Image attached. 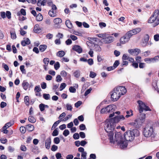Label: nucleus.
<instances>
[{
    "instance_id": "f8f14e48",
    "label": "nucleus",
    "mask_w": 159,
    "mask_h": 159,
    "mask_svg": "<svg viewBox=\"0 0 159 159\" xmlns=\"http://www.w3.org/2000/svg\"><path fill=\"white\" fill-rule=\"evenodd\" d=\"M73 50L79 53H80L82 52V49L80 46L78 45L74 46L72 48Z\"/></svg>"
},
{
    "instance_id": "ddd939ff",
    "label": "nucleus",
    "mask_w": 159,
    "mask_h": 159,
    "mask_svg": "<svg viewBox=\"0 0 159 159\" xmlns=\"http://www.w3.org/2000/svg\"><path fill=\"white\" fill-rule=\"evenodd\" d=\"M129 40V38L126 36V34L120 39V42L122 44H124L127 42Z\"/></svg>"
},
{
    "instance_id": "7ed1b4c3",
    "label": "nucleus",
    "mask_w": 159,
    "mask_h": 159,
    "mask_svg": "<svg viewBox=\"0 0 159 159\" xmlns=\"http://www.w3.org/2000/svg\"><path fill=\"white\" fill-rule=\"evenodd\" d=\"M139 134V131L137 129L132 130H127L124 134L125 139L127 141L133 140L135 136H138Z\"/></svg>"
},
{
    "instance_id": "3c124183",
    "label": "nucleus",
    "mask_w": 159,
    "mask_h": 159,
    "mask_svg": "<svg viewBox=\"0 0 159 159\" xmlns=\"http://www.w3.org/2000/svg\"><path fill=\"white\" fill-rule=\"evenodd\" d=\"M66 107H67V109L68 110H70L71 111L72 109V107L71 105L69 104H66Z\"/></svg>"
},
{
    "instance_id": "37998d69",
    "label": "nucleus",
    "mask_w": 159,
    "mask_h": 159,
    "mask_svg": "<svg viewBox=\"0 0 159 159\" xmlns=\"http://www.w3.org/2000/svg\"><path fill=\"white\" fill-rule=\"evenodd\" d=\"M39 109L41 111H43L44 110L45 107L44 104L43 103L40 104L39 106Z\"/></svg>"
},
{
    "instance_id": "4be33fe9",
    "label": "nucleus",
    "mask_w": 159,
    "mask_h": 159,
    "mask_svg": "<svg viewBox=\"0 0 159 159\" xmlns=\"http://www.w3.org/2000/svg\"><path fill=\"white\" fill-rule=\"evenodd\" d=\"M132 30L133 34L135 35L140 32L141 31V29L140 28H138L134 29Z\"/></svg>"
},
{
    "instance_id": "2eb2a0df",
    "label": "nucleus",
    "mask_w": 159,
    "mask_h": 159,
    "mask_svg": "<svg viewBox=\"0 0 159 159\" xmlns=\"http://www.w3.org/2000/svg\"><path fill=\"white\" fill-rule=\"evenodd\" d=\"M30 43V39L27 38L25 40L22 41L21 42V45L23 46H25L27 45H29Z\"/></svg>"
},
{
    "instance_id": "052dcab7",
    "label": "nucleus",
    "mask_w": 159,
    "mask_h": 159,
    "mask_svg": "<svg viewBox=\"0 0 159 159\" xmlns=\"http://www.w3.org/2000/svg\"><path fill=\"white\" fill-rule=\"evenodd\" d=\"M119 61L118 60H116L115 61L113 66L114 68H115L119 64Z\"/></svg>"
},
{
    "instance_id": "8fccbe9b",
    "label": "nucleus",
    "mask_w": 159,
    "mask_h": 159,
    "mask_svg": "<svg viewBox=\"0 0 159 159\" xmlns=\"http://www.w3.org/2000/svg\"><path fill=\"white\" fill-rule=\"evenodd\" d=\"M73 138L75 139H78L80 138L79 134L77 133L74 134L73 135Z\"/></svg>"
},
{
    "instance_id": "cd10ccee",
    "label": "nucleus",
    "mask_w": 159,
    "mask_h": 159,
    "mask_svg": "<svg viewBox=\"0 0 159 159\" xmlns=\"http://www.w3.org/2000/svg\"><path fill=\"white\" fill-rule=\"evenodd\" d=\"M133 111L131 110H130L129 111H127L126 112L127 115L125 116V117L128 118L129 117L133 115Z\"/></svg>"
},
{
    "instance_id": "de8ad7c7",
    "label": "nucleus",
    "mask_w": 159,
    "mask_h": 159,
    "mask_svg": "<svg viewBox=\"0 0 159 159\" xmlns=\"http://www.w3.org/2000/svg\"><path fill=\"white\" fill-rule=\"evenodd\" d=\"M58 134V131L56 129H55L53 131L52 135L53 136H57Z\"/></svg>"
},
{
    "instance_id": "6e6d98bb",
    "label": "nucleus",
    "mask_w": 159,
    "mask_h": 159,
    "mask_svg": "<svg viewBox=\"0 0 159 159\" xmlns=\"http://www.w3.org/2000/svg\"><path fill=\"white\" fill-rule=\"evenodd\" d=\"M57 148L58 147L57 146L55 145H53L52 146L51 150L52 151H55L57 150Z\"/></svg>"
},
{
    "instance_id": "aec40b11",
    "label": "nucleus",
    "mask_w": 159,
    "mask_h": 159,
    "mask_svg": "<svg viewBox=\"0 0 159 159\" xmlns=\"http://www.w3.org/2000/svg\"><path fill=\"white\" fill-rule=\"evenodd\" d=\"M26 128L29 131H32L34 130V127L33 125L29 124L26 125Z\"/></svg>"
},
{
    "instance_id": "9b49d317",
    "label": "nucleus",
    "mask_w": 159,
    "mask_h": 159,
    "mask_svg": "<svg viewBox=\"0 0 159 159\" xmlns=\"http://www.w3.org/2000/svg\"><path fill=\"white\" fill-rule=\"evenodd\" d=\"M116 106L114 105H110L107 106V113L113 112L114 111L116 108Z\"/></svg>"
},
{
    "instance_id": "393cba45",
    "label": "nucleus",
    "mask_w": 159,
    "mask_h": 159,
    "mask_svg": "<svg viewBox=\"0 0 159 159\" xmlns=\"http://www.w3.org/2000/svg\"><path fill=\"white\" fill-rule=\"evenodd\" d=\"M65 53L64 51H59L57 52V56L61 57H63L65 55Z\"/></svg>"
},
{
    "instance_id": "9d476101",
    "label": "nucleus",
    "mask_w": 159,
    "mask_h": 159,
    "mask_svg": "<svg viewBox=\"0 0 159 159\" xmlns=\"http://www.w3.org/2000/svg\"><path fill=\"white\" fill-rule=\"evenodd\" d=\"M128 52L132 55L137 56L140 52V50L138 48L130 49L128 50Z\"/></svg>"
},
{
    "instance_id": "69168bd1",
    "label": "nucleus",
    "mask_w": 159,
    "mask_h": 159,
    "mask_svg": "<svg viewBox=\"0 0 159 159\" xmlns=\"http://www.w3.org/2000/svg\"><path fill=\"white\" fill-rule=\"evenodd\" d=\"M2 67L4 68V69L7 71H8L9 69L8 66L4 63H3L2 64Z\"/></svg>"
},
{
    "instance_id": "f3484780",
    "label": "nucleus",
    "mask_w": 159,
    "mask_h": 159,
    "mask_svg": "<svg viewBox=\"0 0 159 159\" xmlns=\"http://www.w3.org/2000/svg\"><path fill=\"white\" fill-rule=\"evenodd\" d=\"M29 86V83L25 80H24L22 84V86L23 89L26 90L28 88Z\"/></svg>"
},
{
    "instance_id": "603ef678",
    "label": "nucleus",
    "mask_w": 159,
    "mask_h": 159,
    "mask_svg": "<svg viewBox=\"0 0 159 159\" xmlns=\"http://www.w3.org/2000/svg\"><path fill=\"white\" fill-rule=\"evenodd\" d=\"M87 61L88 62V64L90 66L92 65L93 63V60L92 58L89 59L87 60Z\"/></svg>"
},
{
    "instance_id": "6e6552de",
    "label": "nucleus",
    "mask_w": 159,
    "mask_h": 159,
    "mask_svg": "<svg viewBox=\"0 0 159 159\" xmlns=\"http://www.w3.org/2000/svg\"><path fill=\"white\" fill-rule=\"evenodd\" d=\"M125 119V117L123 116L120 115L116 116L113 118H111L110 120L115 124L116 123L118 122L120 120H124Z\"/></svg>"
},
{
    "instance_id": "5701e85b",
    "label": "nucleus",
    "mask_w": 159,
    "mask_h": 159,
    "mask_svg": "<svg viewBox=\"0 0 159 159\" xmlns=\"http://www.w3.org/2000/svg\"><path fill=\"white\" fill-rule=\"evenodd\" d=\"M53 22L55 24L58 25L62 22V20L60 18H56L54 19Z\"/></svg>"
},
{
    "instance_id": "c9c22d12",
    "label": "nucleus",
    "mask_w": 159,
    "mask_h": 159,
    "mask_svg": "<svg viewBox=\"0 0 159 159\" xmlns=\"http://www.w3.org/2000/svg\"><path fill=\"white\" fill-rule=\"evenodd\" d=\"M43 62L44 65H48L49 62V60L48 58H45L43 59Z\"/></svg>"
},
{
    "instance_id": "dca6fc26",
    "label": "nucleus",
    "mask_w": 159,
    "mask_h": 159,
    "mask_svg": "<svg viewBox=\"0 0 159 159\" xmlns=\"http://www.w3.org/2000/svg\"><path fill=\"white\" fill-rule=\"evenodd\" d=\"M149 39V36L148 34H146L145 35L144 40L143 41L142 45L143 46H146L148 42V41Z\"/></svg>"
},
{
    "instance_id": "7c9ffc66",
    "label": "nucleus",
    "mask_w": 159,
    "mask_h": 159,
    "mask_svg": "<svg viewBox=\"0 0 159 159\" xmlns=\"http://www.w3.org/2000/svg\"><path fill=\"white\" fill-rule=\"evenodd\" d=\"M80 71L79 70H76L74 73V76L76 78H79L80 75Z\"/></svg>"
},
{
    "instance_id": "39448f33",
    "label": "nucleus",
    "mask_w": 159,
    "mask_h": 159,
    "mask_svg": "<svg viewBox=\"0 0 159 159\" xmlns=\"http://www.w3.org/2000/svg\"><path fill=\"white\" fill-rule=\"evenodd\" d=\"M153 128L152 126L147 125L144 128L143 133L144 136L146 137H150L152 134Z\"/></svg>"
},
{
    "instance_id": "338daca9",
    "label": "nucleus",
    "mask_w": 159,
    "mask_h": 159,
    "mask_svg": "<svg viewBox=\"0 0 159 159\" xmlns=\"http://www.w3.org/2000/svg\"><path fill=\"white\" fill-rule=\"evenodd\" d=\"M65 43L67 45H69L72 43V41L71 39H68L66 41Z\"/></svg>"
},
{
    "instance_id": "6ab92c4d",
    "label": "nucleus",
    "mask_w": 159,
    "mask_h": 159,
    "mask_svg": "<svg viewBox=\"0 0 159 159\" xmlns=\"http://www.w3.org/2000/svg\"><path fill=\"white\" fill-rule=\"evenodd\" d=\"M65 24L66 26L69 29H71L72 27V24L69 20H66Z\"/></svg>"
},
{
    "instance_id": "680f3d73",
    "label": "nucleus",
    "mask_w": 159,
    "mask_h": 159,
    "mask_svg": "<svg viewBox=\"0 0 159 159\" xmlns=\"http://www.w3.org/2000/svg\"><path fill=\"white\" fill-rule=\"evenodd\" d=\"M11 38L12 39H15L16 38V35L15 32H10Z\"/></svg>"
},
{
    "instance_id": "5fc2aeb1",
    "label": "nucleus",
    "mask_w": 159,
    "mask_h": 159,
    "mask_svg": "<svg viewBox=\"0 0 159 159\" xmlns=\"http://www.w3.org/2000/svg\"><path fill=\"white\" fill-rule=\"evenodd\" d=\"M6 16L7 17V18L10 19L11 18V13L10 11H6Z\"/></svg>"
},
{
    "instance_id": "4d7b16f0",
    "label": "nucleus",
    "mask_w": 159,
    "mask_h": 159,
    "mask_svg": "<svg viewBox=\"0 0 159 159\" xmlns=\"http://www.w3.org/2000/svg\"><path fill=\"white\" fill-rule=\"evenodd\" d=\"M96 76V74L95 73L92 71H91L90 72L89 76L90 77L93 78H94Z\"/></svg>"
},
{
    "instance_id": "c85d7f7f",
    "label": "nucleus",
    "mask_w": 159,
    "mask_h": 159,
    "mask_svg": "<svg viewBox=\"0 0 159 159\" xmlns=\"http://www.w3.org/2000/svg\"><path fill=\"white\" fill-rule=\"evenodd\" d=\"M140 114L139 115V120L141 121L143 120L145 118V114L144 113H142V112L140 113Z\"/></svg>"
},
{
    "instance_id": "0e129e2a",
    "label": "nucleus",
    "mask_w": 159,
    "mask_h": 159,
    "mask_svg": "<svg viewBox=\"0 0 159 159\" xmlns=\"http://www.w3.org/2000/svg\"><path fill=\"white\" fill-rule=\"evenodd\" d=\"M152 58V62L154 63L158 61V59L157 58L156 56L155 57H154L151 58Z\"/></svg>"
},
{
    "instance_id": "f704fd0d",
    "label": "nucleus",
    "mask_w": 159,
    "mask_h": 159,
    "mask_svg": "<svg viewBox=\"0 0 159 159\" xmlns=\"http://www.w3.org/2000/svg\"><path fill=\"white\" fill-rule=\"evenodd\" d=\"M24 101L25 104L27 105H28L29 104V98L28 96H25L24 98Z\"/></svg>"
},
{
    "instance_id": "e2e57ef3",
    "label": "nucleus",
    "mask_w": 159,
    "mask_h": 159,
    "mask_svg": "<svg viewBox=\"0 0 159 159\" xmlns=\"http://www.w3.org/2000/svg\"><path fill=\"white\" fill-rule=\"evenodd\" d=\"M92 89L90 88L89 89L86 90L84 93V95L85 96H86L87 95H88L89 93H90Z\"/></svg>"
},
{
    "instance_id": "f03ea898",
    "label": "nucleus",
    "mask_w": 159,
    "mask_h": 159,
    "mask_svg": "<svg viewBox=\"0 0 159 159\" xmlns=\"http://www.w3.org/2000/svg\"><path fill=\"white\" fill-rule=\"evenodd\" d=\"M115 127V125L110 120L106 124L105 126V129L108 133L109 139L110 142L114 143L115 141L113 139L114 129Z\"/></svg>"
},
{
    "instance_id": "e433bc0d",
    "label": "nucleus",
    "mask_w": 159,
    "mask_h": 159,
    "mask_svg": "<svg viewBox=\"0 0 159 159\" xmlns=\"http://www.w3.org/2000/svg\"><path fill=\"white\" fill-rule=\"evenodd\" d=\"M66 84L65 83H61L60 87V90L62 91L66 87Z\"/></svg>"
},
{
    "instance_id": "1a4fd4ad",
    "label": "nucleus",
    "mask_w": 159,
    "mask_h": 159,
    "mask_svg": "<svg viewBox=\"0 0 159 159\" xmlns=\"http://www.w3.org/2000/svg\"><path fill=\"white\" fill-rule=\"evenodd\" d=\"M114 39V38L111 36L107 37H105L102 39V42L105 43H109L113 42Z\"/></svg>"
},
{
    "instance_id": "423d86ee",
    "label": "nucleus",
    "mask_w": 159,
    "mask_h": 159,
    "mask_svg": "<svg viewBox=\"0 0 159 159\" xmlns=\"http://www.w3.org/2000/svg\"><path fill=\"white\" fill-rule=\"evenodd\" d=\"M137 103L139 104V111L140 113L143 112V110L150 111H151L148 107L142 101L139 100L138 101Z\"/></svg>"
},
{
    "instance_id": "09e8293b",
    "label": "nucleus",
    "mask_w": 159,
    "mask_h": 159,
    "mask_svg": "<svg viewBox=\"0 0 159 159\" xmlns=\"http://www.w3.org/2000/svg\"><path fill=\"white\" fill-rule=\"evenodd\" d=\"M62 80V78H61V76L59 75H58L56 78V81L58 82H59L61 81Z\"/></svg>"
},
{
    "instance_id": "b1692460",
    "label": "nucleus",
    "mask_w": 159,
    "mask_h": 159,
    "mask_svg": "<svg viewBox=\"0 0 159 159\" xmlns=\"http://www.w3.org/2000/svg\"><path fill=\"white\" fill-rule=\"evenodd\" d=\"M47 47L46 45H41L39 47V50L41 52H43L46 49Z\"/></svg>"
},
{
    "instance_id": "a19ab883",
    "label": "nucleus",
    "mask_w": 159,
    "mask_h": 159,
    "mask_svg": "<svg viewBox=\"0 0 159 159\" xmlns=\"http://www.w3.org/2000/svg\"><path fill=\"white\" fill-rule=\"evenodd\" d=\"M41 90L39 85L36 86L34 89V91L36 92H39Z\"/></svg>"
},
{
    "instance_id": "4c0bfd02",
    "label": "nucleus",
    "mask_w": 159,
    "mask_h": 159,
    "mask_svg": "<svg viewBox=\"0 0 159 159\" xmlns=\"http://www.w3.org/2000/svg\"><path fill=\"white\" fill-rule=\"evenodd\" d=\"M26 127L21 126L20 127V130L22 133L24 134L25 132Z\"/></svg>"
},
{
    "instance_id": "c756f323",
    "label": "nucleus",
    "mask_w": 159,
    "mask_h": 159,
    "mask_svg": "<svg viewBox=\"0 0 159 159\" xmlns=\"http://www.w3.org/2000/svg\"><path fill=\"white\" fill-rule=\"evenodd\" d=\"M28 120L30 122L33 123H35L36 121V120L32 116H29Z\"/></svg>"
},
{
    "instance_id": "2f4dec72",
    "label": "nucleus",
    "mask_w": 159,
    "mask_h": 159,
    "mask_svg": "<svg viewBox=\"0 0 159 159\" xmlns=\"http://www.w3.org/2000/svg\"><path fill=\"white\" fill-rule=\"evenodd\" d=\"M12 125V124L10 122H8L6 123L3 127L2 129H7Z\"/></svg>"
},
{
    "instance_id": "4468645a",
    "label": "nucleus",
    "mask_w": 159,
    "mask_h": 159,
    "mask_svg": "<svg viewBox=\"0 0 159 159\" xmlns=\"http://www.w3.org/2000/svg\"><path fill=\"white\" fill-rule=\"evenodd\" d=\"M51 143V138L49 137L45 141V147L47 149H49Z\"/></svg>"
},
{
    "instance_id": "473e14b6",
    "label": "nucleus",
    "mask_w": 159,
    "mask_h": 159,
    "mask_svg": "<svg viewBox=\"0 0 159 159\" xmlns=\"http://www.w3.org/2000/svg\"><path fill=\"white\" fill-rule=\"evenodd\" d=\"M126 36H127L130 39V38L133 35H134V34H133L132 33V30H130L126 34Z\"/></svg>"
},
{
    "instance_id": "79ce46f5",
    "label": "nucleus",
    "mask_w": 159,
    "mask_h": 159,
    "mask_svg": "<svg viewBox=\"0 0 159 159\" xmlns=\"http://www.w3.org/2000/svg\"><path fill=\"white\" fill-rule=\"evenodd\" d=\"M53 142L56 144H58L60 142L59 138L58 137H55L54 138Z\"/></svg>"
},
{
    "instance_id": "412c9836",
    "label": "nucleus",
    "mask_w": 159,
    "mask_h": 159,
    "mask_svg": "<svg viewBox=\"0 0 159 159\" xmlns=\"http://www.w3.org/2000/svg\"><path fill=\"white\" fill-rule=\"evenodd\" d=\"M33 30L34 32L36 33H39L40 29L39 28V25L38 24L35 25L34 26Z\"/></svg>"
},
{
    "instance_id": "72a5a7b5",
    "label": "nucleus",
    "mask_w": 159,
    "mask_h": 159,
    "mask_svg": "<svg viewBox=\"0 0 159 159\" xmlns=\"http://www.w3.org/2000/svg\"><path fill=\"white\" fill-rule=\"evenodd\" d=\"M49 15L52 17H54L56 16V14L54 11L50 10L48 12Z\"/></svg>"
},
{
    "instance_id": "864d4df0",
    "label": "nucleus",
    "mask_w": 159,
    "mask_h": 159,
    "mask_svg": "<svg viewBox=\"0 0 159 159\" xmlns=\"http://www.w3.org/2000/svg\"><path fill=\"white\" fill-rule=\"evenodd\" d=\"M69 90L71 93H74L76 92V89L73 87H70L69 89Z\"/></svg>"
},
{
    "instance_id": "bf43d9fd",
    "label": "nucleus",
    "mask_w": 159,
    "mask_h": 159,
    "mask_svg": "<svg viewBox=\"0 0 159 159\" xmlns=\"http://www.w3.org/2000/svg\"><path fill=\"white\" fill-rule=\"evenodd\" d=\"M80 129L81 130H84L86 129V127L85 125L84 124H81L80 126Z\"/></svg>"
},
{
    "instance_id": "c03bdc74",
    "label": "nucleus",
    "mask_w": 159,
    "mask_h": 159,
    "mask_svg": "<svg viewBox=\"0 0 159 159\" xmlns=\"http://www.w3.org/2000/svg\"><path fill=\"white\" fill-rule=\"evenodd\" d=\"M60 65L58 62H57L54 65V67L55 70H57L60 67Z\"/></svg>"
},
{
    "instance_id": "a18cd8bd",
    "label": "nucleus",
    "mask_w": 159,
    "mask_h": 159,
    "mask_svg": "<svg viewBox=\"0 0 159 159\" xmlns=\"http://www.w3.org/2000/svg\"><path fill=\"white\" fill-rule=\"evenodd\" d=\"M43 98L46 100H48L50 97V95L49 94L44 93L43 94Z\"/></svg>"
},
{
    "instance_id": "58836bf2",
    "label": "nucleus",
    "mask_w": 159,
    "mask_h": 159,
    "mask_svg": "<svg viewBox=\"0 0 159 159\" xmlns=\"http://www.w3.org/2000/svg\"><path fill=\"white\" fill-rule=\"evenodd\" d=\"M139 119H136L135 120V122H132L131 123V125L135 127L137 126V125L139 124Z\"/></svg>"
},
{
    "instance_id": "49530a36",
    "label": "nucleus",
    "mask_w": 159,
    "mask_h": 159,
    "mask_svg": "<svg viewBox=\"0 0 159 159\" xmlns=\"http://www.w3.org/2000/svg\"><path fill=\"white\" fill-rule=\"evenodd\" d=\"M70 134V132L68 130L65 129L63 133V135L65 137L68 136Z\"/></svg>"
},
{
    "instance_id": "774afa93",
    "label": "nucleus",
    "mask_w": 159,
    "mask_h": 159,
    "mask_svg": "<svg viewBox=\"0 0 159 159\" xmlns=\"http://www.w3.org/2000/svg\"><path fill=\"white\" fill-rule=\"evenodd\" d=\"M70 37V38L73 41H75L77 39V37L74 35L71 34Z\"/></svg>"
},
{
    "instance_id": "bb28decb",
    "label": "nucleus",
    "mask_w": 159,
    "mask_h": 159,
    "mask_svg": "<svg viewBox=\"0 0 159 159\" xmlns=\"http://www.w3.org/2000/svg\"><path fill=\"white\" fill-rule=\"evenodd\" d=\"M17 15L18 16H19V20L20 21H23L25 20L26 19L25 17L22 16V15H20V13L19 12H18L17 13Z\"/></svg>"
},
{
    "instance_id": "0eeeda50",
    "label": "nucleus",
    "mask_w": 159,
    "mask_h": 159,
    "mask_svg": "<svg viewBox=\"0 0 159 159\" xmlns=\"http://www.w3.org/2000/svg\"><path fill=\"white\" fill-rule=\"evenodd\" d=\"M115 141L119 143H123L124 142V139L122 137L121 134L120 132L116 133L115 135Z\"/></svg>"
},
{
    "instance_id": "a878e982",
    "label": "nucleus",
    "mask_w": 159,
    "mask_h": 159,
    "mask_svg": "<svg viewBox=\"0 0 159 159\" xmlns=\"http://www.w3.org/2000/svg\"><path fill=\"white\" fill-rule=\"evenodd\" d=\"M43 16L40 13L38 14L36 17V20L37 21H41L43 20Z\"/></svg>"
},
{
    "instance_id": "20e7f679",
    "label": "nucleus",
    "mask_w": 159,
    "mask_h": 159,
    "mask_svg": "<svg viewBox=\"0 0 159 159\" xmlns=\"http://www.w3.org/2000/svg\"><path fill=\"white\" fill-rule=\"evenodd\" d=\"M157 11H154L152 15L148 20V23H154L153 26L155 27L159 24V16L157 14Z\"/></svg>"
},
{
    "instance_id": "a211bd4d",
    "label": "nucleus",
    "mask_w": 159,
    "mask_h": 159,
    "mask_svg": "<svg viewBox=\"0 0 159 159\" xmlns=\"http://www.w3.org/2000/svg\"><path fill=\"white\" fill-rule=\"evenodd\" d=\"M93 48V50L96 52H100L101 51V48L97 44H94Z\"/></svg>"
},
{
    "instance_id": "13d9d810",
    "label": "nucleus",
    "mask_w": 159,
    "mask_h": 159,
    "mask_svg": "<svg viewBox=\"0 0 159 159\" xmlns=\"http://www.w3.org/2000/svg\"><path fill=\"white\" fill-rule=\"evenodd\" d=\"M82 102L81 101H78L76 103L75 105V107L78 108L82 104Z\"/></svg>"
},
{
    "instance_id": "f257e3e1",
    "label": "nucleus",
    "mask_w": 159,
    "mask_h": 159,
    "mask_svg": "<svg viewBox=\"0 0 159 159\" xmlns=\"http://www.w3.org/2000/svg\"><path fill=\"white\" fill-rule=\"evenodd\" d=\"M126 91L125 87L123 86H119L115 88L113 91V93L111 94L112 100L114 101H117L121 96L125 94Z\"/></svg>"
},
{
    "instance_id": "ea45409f",
    "label": "nucleus",
    "mask_w": 159,
    "mask_h": 159,
    "mask_svg": "<svg viewBox=\"0 0 159 159\" xmlns=\"http://www.w3.org/2000/svg\"><path fill=\"white\" fill-rule=\"evenodd\" d=\"M87 153L86 152H84L81 153V159H86Z\"/></svg>"
}]
</instances>
